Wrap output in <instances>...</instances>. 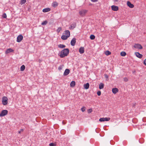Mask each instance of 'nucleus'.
Returning <instances> with one entry per match:
<instances>
[{"mask_svg":"<svg viewBox=\"0 0 146 146\" xmlns=\"http://www.w3.org/2000/svg\"><path fill=\"white\" fill-rule=\"evenodd\" d=\"M110 117L101 118L100 119L99 121H108L110 120Z\"/></svg>","mask_w":146,"mask_h":146,"instance_id":"6","label":"nucleus"},{"mask_svg":"<svg viewBox=\"0 0 146 146\" xmlns=\"http://www.w3.org/2000/svg\"><path fill=\"white\" fill-rule=\"evenodd\" d=\"M25 66L24 65H22L21 67L20 71H23L25 69Z\"/></svg>","mask_w":146,"mask_h":146,"instance_id":"24","label":"nucleus"},{"mask_svg":"<svg viewBox=\"0 0 146 146\" xmlns=\"http://www.w3.org/2000/svg\"><path fill=\"white\" fill-rule=\"evenodd\" d=\"M70 72V71L69 69H66L64 73V75L65 76L67 75Z\"/></svg>","mask_w":146,"mask_h":146,"instance_id":"11","label":"nucleus"},{"mask_svg":"<svg viewBox=\"0 0 146 146\" xmlns=\"http://www.w3.org/2000/svg\"><path fill=\"white\" fill-rule=\"evenodd\" d=\"M84 47H80L79 49V52L80 54H83L84 52Z\"/></svg>","mask_w":146,"mask_h":146,"instance_id":"16","label":"nucleus"},{"mask_svg":"<svg viewBox=\"0 0 146 146\" xmlns=\"http://www.w3.org/2000/svg\"><path fill=\"white\" fill-rule=\"evenodd\" d=\"M118 0H114V1H117Z\"/></svg>","mask_w":146,"mask_h":146,"instance_id":"44","label":"nucleus"},{"mask_svg":"<svg viewBox=\"0 0 146 146\" xmlns=\"http://www.w3.org/2000/svg\"><path fill=\"white\" fill-rule=\"evenodd\" d=\"M95 36L94 35H92L90 36V38L91 40H94L95 38Z\"/></svg>","mask_w":146,"mask_h":146,"instance_id":"30","label":"nucleus"},{"mask_svg":"<svg viewBox=\"0 0 146 146\" xmlns=\"http://www.w3.org/2000/svg\"><path fill=\"white\" fill-rule=\"evenodd\" d=\"M124 81H125V82L127 81L128 80L127 78L126 77L124 78Z\"/></svg>","mask_w":146,"mask_h":146,"instance_id":"39","label":"nucleus"},{"mask_svg":"<svg viewBox=\"0 0 146 146\" xmlns=\"http://www.w3.org/2000/svg\"><path fill=\"white\" fill-rule=\"evenodd\" d=\"M127 6L130 8H133L134 7V5L131 4L129 1H127Z\"/></svg>","mask_w":146,"mask_h":146,"instance_id":"10","label":"nucleus"},{"mask_svg":"<svg viewBox=\"0 0 146 146\" xmlns=\"http://www.w3.org/2000/svg\"><path fill=\"white\" fill-rule=\"evenodd\" d=\"M84 88L86 89H88L89 87V83H87L86 84L84 85Z\"/></svg>","mask_w":146,"mask_h":146,"instance_id":"20","label":"nucleus"},{"mask_svg":"<svg viewBox=\"0 0 146 146\" xmlns=\"http://www.w3.org/2000/svg\"><path fill=\"white\" fill-rule=\"evenodd\" d=\"M14 51V50L11 48L7 49L6 52V53L7 54L10 52H12Z\"/></svg>","mask_w":146,"mask_h":146,"instance_id":"19","label":"nucleus"},{"mask_svg":"<svg viewBox=\"0 0 146 146\" xmlns=\"http://www.w3.org/2000/svg\"><path fill=\"white\" fill-rule=\"evenodd\" d=\"M49 146H55L56 144H55L54 143H51L49 144Z\"/></svg>","mask_w":146,"mask_h":146,"instance_id":"34","label":"nucleus"},{"mask_svg":"<svg viewBox=\"0 0 146 146\" xmlns=\"http://www.w3.org/2000/svg\"><path fill=\"white\" fill-rule=\"evenodd\" d=\"M76 42V38H73L71 40L70 42L72 46H74L75 45Z\"/></svg>","mask_w":146,"mask_h":146,"instance_id":"9","label":"nucleus"},{"mask_svg":"<svg viewBox=\"0 0 146 146\" xmlns=\"http://www.w3.org/2000/svg\"><path fill=\"white\" fill-rule=\"evenodd\" d=\"M76 27V23H74L71 25L69 28L70 29H72L75 28Z\"/></svg>","mask_w":146,"mask_h":146,"instance_id":"13","label":"nucleus"},{"mask_svg":"<svg viewBox=\"0 0 146 146\" xmlns=\"http://www.w3.org/2000/svg\"><path fill=\"white\" fill-rule=\"evenodd\" d=\"M112 92L114 94H116L118 92V89L116 88H113L112 89Z\"/></svg>","mask_w":146,"mask_h":146,"instance_id":"17","label":"nucleus"},{"mask_svg":"<svg viewBox=\"0 0 146 146\" xmlns=\"http://www.w3.org/2000/svg\"><path fill=\"white\" fill-rule=\"evenodd\" d=\"M97 95L98 96H100L101 94V92L100 91H98L97 92Z\"/></svg>","mask_w":146,"mask_h":146,"instance_id":"36","label":"nucleus"},{"mask_svg":"<svg viewBox=\"0 0 146 146\" xmlns=\"http://www.w3.org/2000/svg\"><path fill=\"white\" fill-rule=\"evenodd\" d=\"M134 48H138L140 49H142L143 47L142 46L138 44H135L134 46Z\"/></svg>","mask_w":146,"mask_h":146,"instance_id":"7","label":"nucleus"},{"mask_svg":"<svg viewBox=\"0 0 146 146\" xmlns=\"http://www.w3.org/2000/svg\"><path fill=\"white\" fill-rule=\"evenodd\" d=\"M2 17L4 18H7V15L5 13H4L3 14Z\"/></svg>","mask_w":146,"mask_h":146,"instance_id":"33","label":"nucleus"},{"mask_svg":"<svg viewBox=\"0 0 146 146\" xmlns=\"http://www.w3.org/2000/svg\"><path fill=\"white\" fill-rule=\"evenodd\" d=\"M92 111V109H90L88 110V113H91Z\"/></svg>","mask_w":146,"mask_h":146,"instance_id":"35","label":"nucleus"},{"mask_svg":"<svg viewBox=\"0 0 146 146\" xmlns=\"http://www.w3.org/2000/svg\"><path fill=\"white\" fill-rule=\"evenodd\" d=\"M62 28L61 27H60L58 28L56 30V32L57 33H59L60 31L62 30Z\"/></svg>","mask_w":146,"mask_h":146,"instance_id":"27","label":"nucleus"},{"mask_svg":"<svg viewBox=\"0 0 146 146\" xmlns=\"http://www.w3.org/2000/svg\"><path fill=\"white\" fill-rule=\"evenodd\" d=\"M111 8L112 10L114 11H117L119 9L118 7L115 5L112 6H111Z\"/></svg>","mask_w":146,"mask_h":146,"instance_id":"8","label":"nucleus"},{"mask_svg":"<svg viewBox=\"0 0 146 146\" xmlns=\"http://www.w3.org/2000/svg\"><path fill=\"white\" fill-rule=\"evenodd\" d=\"M58 5V3L56 1H54L52 3V6L54 7H57Z\"/></svg>","mask_w":146,"mask_h":146,"instance_id":"15","label":"nucleus"},{"mask_svg":"<svg viewBox=\"0 0 146 146\" xmlns=\"http://www.w3.org/2000/svg\"><path fill=\"white\" fill-rule=\"evenodd\" d=\"M68 38V36H67L65 35H62L61 37V38L63 40H66Z\"/></svg>","mask_w":146,"mask_h":146,"instance_id":"23","label":"nucleus"},{"mask_svg":"<svg viewBox=\"0 0 146 146\" xmlns=\"http://www.w3.org/2000/svg\"><path fill=\"white\" fill-rule=\"evenodd\" d=\"M82 111L83 112L85 110V107H83L81 109Z\"/></svg>","mask_w":146,"mask_h":146,"instance_id":"37","label":"nucleus"},{"mask_svg":"<svg viewBox=\"0 0 146 146\" xmlns=\"http://www.w3.org/2000/svg\"><path fill=\"white\" fill-rule=\"evenodd\" d=\"M133 107L135 106V103H134L133 104Z\"/></svg>","mask_w":146,"mask_h":146,"instance_id":"43","label":"nucleus"},{"mask_svg":"<svg viewBox=\"0 0 146 146\" xmlns=\"http://www.w3.org/2000/svg\"><path fill=\"white\" fill-rule=\"evenodd\" d=\"M144 64L146 65V59H145L144 61Z\"/></svg>","mask_w":146,"mask_h":146,"instance_id":"42","label":"nucleus"},{"mask_svg":"<svg viewBox=\"0 0 146 146\" xmlns=\"http://www.w3.org/2000/svg\"><path fill=\"white\" fill-rule=\"evenodd\" d=\"M58 46L59 48H65L66 47V46L65 45L63 44H60Z\"/></svg>","mask_w":146,"mask_h":146,"instance_id":"26","label":"nucleus"},{"mask_svg":"<svg viewBox=\"0 0 146 146\" xmlns=\"http://www.w3.org/2000/svg\"><path fill=\"white\" fill-rule=\"evenodd\" d=\"M26 2V0H21V1L20 4L21 5H22L23 4L25 3Z\"/></svg>","mask_w":146,"mask_h":146,"instance_id":"29","label":"nucleus"},{"mask_svg":"<svg viewBox=\"0 0 146 146\" xmlns=\"http://www.w3.org/2000/svg\"><path fill=\"white\" fill-rule=\"evenodd\" d=\"M87 11L85 10H83L82 11H80L79 14L82 16H85L86 13L87 12Z\"/></svg>","mask_w":146,"mask_h":146,"instance_id":"4","label":"nucleus"},{"mask_svg":"<svg viewBox=\"0 0 146 146\" xmlns=\"http://www.w3.org/2000/svg\"><path fill=\"white\" fill-rule=\"evenodd\" d=\"M23 129H21V130L19 131L18 132L20 134L21 133V132H23Z\"/></svg>","mask_w":146,"mask_h":146,"instance_id":"38","label":"nucleus"},{"mask_svg":"<svg viewBox=\"0 0 146 146\" xmlns=\"http://www.w3.org/2000/svg\"><path fill=\"white\" fill-rule=\"evenodd\" d=\"M64 66V65L63 64H62V65L60 66L58 68V70H61L62 69V68Z\"/></svg>","mask_w":146,"mask_h":146,"instance_id":"32","label":"nucleus"},{"mask_svg":"<svg viewBox=\"0 0 146 146\" xmlns=\"http://www.w3.org/2000/svg\"><path fill=\"white\" fill-rule=\"evenodd\" d=\"M69 52V49L68 48H65L62 50L60 53V56L61 58H63L65 56H67Z\"/></svg>","mask_w":146,"mask_h":146,"instance_id":"1","label":"nucleus"},{"mask_svg":"<svg viewBox=\"0 0 146 146\" xmlns=\"http://www.w3.org/2000/svg\"><path fill=\"white\" fill-rule=\"evenodd\" d=\"M135 54L136 55V56L138 58H141L143 56L141 54H140L139 52H136L135 53Z\"/></svg>","mask_w":146,"mask_h":146,"instance_id":"18","label":"nucleus"},{"mask_svg":"<svg viewBox=\"0 0 146 146\" xmlns=\"http://www.w3.org/2000/svg\"><path fill=\"white\" fill-rule=\"evenodd\" d=\"M64 34L65 35L68 36V37H69L70 36V33L69 31L66 30L64 31Z\"/></svg>","mask_w":146,"mask_h":146,"instance_id":"12","label":"nucleus"},{"mask_svg":"<svg viewBox=\"0 0 146 146\" xmlns=\"http://www.w3.org/2000/svg\"><path fill=\"white\" fill-rule=\"evenodd\" d=\"M91 1H92L93 2H95L97 1H98V0H91Z\"/></svg>","mask_w":146,"mask_h":146,"instance_id":"41","label":"nucleus"},{"mask_svg":"<svg viewBox=\"0 0 146 146\" xmlns=\"http://www.w3.org/2000/svg\"><path fill=\"white\" fill-rule=\"evenodd\" d=\"M75 82L74 81H72L70 84V86L71 87H73L75 86Z\"/></svg>","mask_w":146,"mask_h":146,"instance_id":"21","label":"nucleus"},{"mask_svg":"<svg viewBox=\"0 0 146 146\" xmlns=\"http://www.w3.org/2000/svg\"><path fill=\"white\" fill-rule=\"evenodd\" d=\"M47 21H45L42 23L41 25H46L47 24Z\"/></svg>","mask_w":146,"mask_h":146,"instance_id":"31","label":"nucleus"},{"mask_svg":"<svg viewBox=\"0 0 146 146\" xmlns=\"http://www.w3.org/2000/svg\"><path fill=\"white\" fill-rule=\"evenodd\" d=\"M104 76H105V77L106 78H108V75L107 74H104Z\"/></svg>","mask_w":146,"mask_h":146,"instance_id":"40","label":"nucleus"},{"mask_svg":"<svg viewBox=\"0 0 146 146\" xmlns=\"http://www.w3.org/2000/svg\"><path fill=\"white\" fill-rule=\"evenodd\" d=\"M105 54L106 55L108 56L111 54V52L108 50H107L105 52Z\"/></svg>","mask_w":146,"mask_h":146,"instance_id":"25","label":"nucleus"},{"mask_svg":"<svg viewBox=\"0 0 146 146\" xmlns=\"http://www.w3.org/2000/svg\"><path fill=\"white\" fill-rule=\"evenodd\" d=\"M8 111L7 110H4L2 111L0 113V116L3 117L7 115L8 113Z\"/></svg>","mask_w":146,"mask_h":146,"instance_id":"3","label":"nucleus"},{"mask_svg":"<svg viewBox=\"0 0 146 146\" xmlns=\"http://www.w3.org/2000/svg\"><path fill=\"white\" fill-rule=\"evenodd\" d=\"M50 9L49 8H44L42 10V12L44 13L50 11Z\"/></svg>","mask_w":146,"mask_h":146,"instance_id":"14","label":"nucleus"},{"mask_svg":"<svg viewBox=\"0 0 146 146\" xmlns=\"http://www.w3.org/2000/svg\"><path fill=\"white\" fill-rule=\"evenodd\" d=\"M8 100V98L4 96L2 98V102L3 105H6L7 104Z\"/></svg>","mask_w":146,"mask_h":146,"instance_id":"2","label":"nucleus"},{"mask_svg":"<svg viewBox=\"0 0 146 146\" xmlns=\"http://www.w3.org/2000/svg\"><path fill=\"white\" fill-rule=\"evenodd\" d=\"M104 84L103 83H101L99 85V88L100 89H102L104 88Z\"/></svg>","mask_w":146,"mask_h":146,"instance_id":"22","label":"nucleus"},{"mask_svg":"<svg viewBox=\"0 0 146 146\" xmlns=\"http://www.w3.org/2000/svg\"><path fill=\"white\" fill-rule=\"evenodd\" d=\"M23 38V36L22 35H20L18 36L17 38V42H19L21 41Z\"/></svg>","mask_w":146,"mask_h":146,"instance_id":"5","label":"nucleus"},{"mask_svg":"<svg viewBox=\"0 0 146 146\" xmlns=\"http://www.w3.org/2000/svg\"><path fill=\"white\" fill-rule=\"evenodd\" d=\"M126 53L125 52H122L120 53L121 55L122 56H125L126 55Z\"/></svg>","mask_w":146,"mask_h":146,"instance_id":"28","label":"nucleus"}]
</instances>
